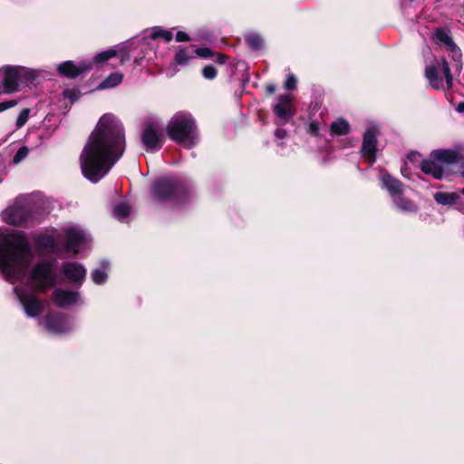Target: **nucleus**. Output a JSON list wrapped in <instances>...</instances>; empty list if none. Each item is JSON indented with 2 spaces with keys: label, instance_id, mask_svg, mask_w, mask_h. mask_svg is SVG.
Here are the masks:
<instances>
[{
  "label": "nucleus",
  "instance_id": "nucleus-1",
  "mask_svg": "<svg viewBox=\"0 0 464 464\" xmlns=\"http://www.w3.org/2000/svg\"><path fill=\"white\" fill-rule=\"evenodd\" d=\"M34 254L27 238L22 233L4 234L0 231V272L8 282L28 280V287H14V291L29 317L38 316L44 303L35 296L36 291L45 292L56 284L54 262H38L27 276Z\"/></svg>",
  "mask_w": 464,
  "mask_h": 464
},
{
  "label": "nucleus",
  "instance_id": "nucleus-2",
  "mask_svg": "<svg viewBox=\"0 0 464 464\" xmlns=\"http://www.w3.org/2000/svg\"><path fill=\"white\" fill-rule=\"evenodd\" d=\"M125 130L113 114L101 117L81 155L83 176L96 183L105 177L125 151Z\"/></svg>",
  "mask_w": 464,
  "mask_h": 464
},
{
  "label": "nucleus",
  "instance_id": "nucleus-3",
  "mask_svg": "<svg viewBox=\"0 0 464 464\" xmlns=\"http://www.w3.org/2000/svg\"><path fill=\"white\" fill-rule=\"evenodd\" d=\"M91 236L79 225H68L63 227V232L54 235H40L35 242L39 248L49 254L59 255L61 252L60 245L64 244V251L73 254L84 250Z\"/></svg>",
  "mask_w": 464,
  "mask_h": 464
},
{
  "label": "nucleus",
  "instance_id": "nucleus-4",
  "mask_svg": "<svg viewBox=\"0 0 464 464\" xmlns=\"http://www.w3.org/2000/svg\"><path fill=\"white\" fill-rule=\"evenodd\" d=\"M166 131L172 140L187 149H191L198 141L196 121L187 111L175 113L169 120Z\"/></svg>",
  "mask_w": 464,
  "mask_h": 464
},
{
  "label": "nucleus",
  "instance_id": "nucleus-5",
  "mask_svg": "<svg viewBox=\"0 0 464 464\" xmlns=\"http://www.w3.org/2000/svg\"><path fill=\"white\" fill-rule=\"evenodd\" d=\"M188 185L179 177H161L155 179L150 188L152 199L160 204L180 202L188 193Z\"/></svg>",
  "mask_w": 464,
  "mask_h": 464
},
{
  "label": "nucleus",
  "instance_id": "nucleus-6",
  "mask_svg": "<svg viewBox=\"0 0 464 464\" xmlns=\"http://www.w3.org/2000/svg\"><path fill=\"white\" fill-rule=\"evenodd\" d=\"M459 160V153L453 150L432 151L420 164L421 171L436 179H442L450 173V166Z\"/></svg>",
  "mask_w": 464,
  "mask_h": 464
},
{
  "label": "nucleus",
  "instance_id": "nucleus-7",
  "mask_svg": "<svg viewBox=\"0 0 464 464\" xmlns=\"http://www.w3.org/2000/svg\"><path fill=\"white\" fill-rule=\"evenodd\" d=\"M38 208L35 195L19 196L13 206L2 212V219L13 226H21L34 218Z\"/></svg>",
  "mask_w": 464,
  "mask_h": 464
},
{
  "label": "nucleus",
  "instance_id": "nucleus-8",
  "mask_svg": "<svg viewBox=\"0 0 464 464\" xmlns=\"http://www.w3.org/2000/svg\"><path fill=\"white\" fill-rule=\"evenodd\" d=\"M425 77L429 85L435 90H448L453 86L451 69L444 57H434L425 66Z\"/></svg>",
  "mask_w": 464,
  "mask_h": 464
},
{
  "label": "nucleus",
  "instance_id": "nucleus-9",
  "mask_svg": "<svg viewBox=\"0 0 464 464\" xmlns=\"http://www.w3.org/2000/svg\"><path fill=\"white\" fill-rule=\"evenodd\" d=\"M2 71L3 86L8 93L16 92L20 85L32 83L38 77L37 71L23 66L6 65L2 68Z\"/></svg>",
  "mask_w": 464,
  "mask_h": 464
},
{
  "label": "nucleus",
  "instance_id": "nucleus-10",
  "mask_svg": "<svg viewBox=\"0 0 464 464\" xmlns=\"http://www.w3.org/2000/svg\"><path fill=\"white\" fill-rule=\"evenodd\" d=\"M382 186L388 190L397 208L402 211L414 212L417 210L415 204L402 197V183L389 173L381 176Z\"/></svg>",
  "mask_w": 464,
  "mask_h": 464
},
{
  "label": "nucleus",
  "instance_id": "nucleus-11",
  "mask_svg": "<svg viewBox=\"0 0 464 464\" xmlns=\"http://www.w3.org/2000/svg\"><path fill=\"white\" fill-rule=\"evenodd\" d=\"M162 127L157 121H148L141 133V142L147 151H156L162 147Z\"/></svg>",
  "mask_w": 464,
  "mask_h": 464
},
{
  "label": "nucleus",
  "instance_id": "nucleus-12",
  "mask_svg": "<svg viewBox=\"0 0 464 464\" xmlns=\"http://www.w3.org/2000/svg\"><path fill=\"white\" fill-rule=\"evenodd\" d=\"M379 129L375 125L368 127L363 134L361 148L362 156L371 164L376 161L377 136Z\"/></svg>",
  "mask_w": 464,
  "mask_h": 464
},
{
  "label": "nucleus",
  "instance_id": "nucleus-13",
  "mask_svg": "<svg viewBox=\"0 0 464 464\" xmlns=\"http://www.w3.org/2000/svg\"><path fill=\"white\" fill-rule=\"evenodd\" d=\"M291 100L289 94H283L278 96L277 102L273 105L274 113L280 121L277 124H285L294 117L295 110L291 104Z\"/></svg>",
  "mask_w": 464,
  "mask_h": 464
},
{
  "label": "nucleus",
  "instance_id": "nucleus-14",
  "mask_svg": "<svg viewBox=\"0 0 464 464\" xmlns=\"http://www.w3.org/2000/svg\"><path fill=\"white\" fill-rule=\"evenodd\" d=\"M42 322L53 334H65L72 329L70 319L60 314H49Z\"/></svg>",
  "mask_w": 464,
  "mask_h": 464
},
{
  "label": "nucleus",
  "instance_id": "nucleus-15",
  "mask_svg": "<svg viewBox=\"0 0 464 464\" xmlns=\"http://www.w3.org/2000/svg\"><path fill=\"white\" fill-rule=\"evenodd\" d=\"M65 278L72 284L81 286L86 277V269L83 265L77 262H65L61 266Z\"/></svg>",
  "mask_w": 464,
  "mask_h": 464
},
{
  "label": "nucleus",
  "instance_id": "nucleus-16",
  "mask_svg": "<svg viewBox=\"0 0 464 464\" xmlns=\"http://www.w3.org/2000/svg\"><path fill=\"white\" fill-rule=\"evenodd\" d=\"M92 68V63L91 61H82L79 64H74L72 61H66L57 66V71L60 75L73 79Z\"/></svg>",
  "mask_w": 464,
  "mask_h": 464
},
{
  "label": "nucleus",
  "instance_id": "nucleus-17",
  "mask_svg": "<svg viewBox=\"0 0 464 464\" xmlns=\"http://www.w3.org/2000/svg\"><path fill=\"white\" fill-rule=\"evenodd\" d=\"M80 297V294L77 291H70L63 289H55L53 292V302L59 307H66L68 305L75 304Z\"/></svg>",
  "mask_w": 464,
  "mask_h": 464
},
{
  "label": "nucleus",
  "instance_id": "nucleus-18",
  "mask_svg": "<svg viewBox=\"0 0 464 464\" xmlns=\"http://www.w3.org/2000/svg\"><path fill=\"white\" fill-rule=\"evenodd\" d=\"M110 268V263L106 260H102L100 264V267L95 268L91 273V277L93 283L96 285H102L108 278V270Z\"/></svg>",
  "mask_w": 464,
  "mask_h": 464
},
{
  "label": "nucleus",
  "instance_id": "nucleus-19",
  "mask_svg": "<svg viewBox=\"0 0 464 464\" xmlns=\"http://www.w3.org/2000/svg\"><path fill=\"white\" fill-rule=\"evenodd\" d=\"M433 38L438 44H444L446 48L455 44L450 31L447 28H437L434 32Z\"/></svg>",
  "mask_w": 464,
  "mask_h": 464
},
{
  "label": "nucleus",
  "instance_id": "nucleus-20",
  "mask_svg": "<svg viewBox=\"0 0 464 464\" xmlns=\"http://www.w3.org/2000/svg\"><path fill=\"white\" fill-rule=\"evenodd\" d=\"M145 34L146 35L144 36V38L150 37L153 40L162 38L167 43L169 42L173 37V34L171 31L162 29L159 26L150 28V30L146 31Z\"/></svg>",
  "mask_w": 464,
  "mask_h": 464
},
{
  "label": "nucleus",
  "instance_id": "nucleus-21",
  "mask_svg": "<svg viewBox=\"0 0 464 464\" xmlns=\"http://www.w3.org/2000/svg\"><path fill=\"white\" fill-rule=\"evenodd\" d=\"M447 51L452 60L451 67H452L453 71L459 73L462 70V62H461L462 53H461L460 49L454 44L453 45L447 48Z\"/></svg>",
  "mask_w": 464,
  "mask_h": 464
},
{
  "label": "nucleus",
  "instance_id": "nucleus-22",
  "mask_svg": "<svg viewBox=\"0 0 464 464\" xmlns=\"http://www.w3.org/2000/svg\"><path fill=\"white\" fill-rule=\"evenodd\" d=\"M195 58V52L193 48H182L180 47L174 57V61L179 65H186L188 63Z\"/></svg>",
  "mask_w": 464,
  "mask_h": 464
},
{
  "label": "nucleus",
  "instance_id": "nucleus-23",
  "mask_svg": "<svg viewBox=\"0 0 464 464\" xmlns=\"http://www.w3.org/2000/svg\"><path fill=\"white\" fill-rule=\"evenodd\" d=\"M330 129L332 134L345 135L350 131V124L345 119L339 118L331 124Z\"/></svg>",
  "mask_w": 464,
  "mask_h": 464
},
{
  "label": "nucleus",
  "instance_id": "nucleus-24",
  "mask_svg": "<svg viewBox=\"0 0 464 464\" xmlns=\"http://www.w3.org/2000/svg\"><path fill=\"white\" fill-rule=\"evenodd\" d=\"M434 198L440 205H453L459 197L455 193L437 192L434 195Z\"/></svg>",
  "mask_w": 464,
  "mask_h": 464
},
{
  "label": "nucleus",
  "instance_id": "nucleus-25",
  "mask_svg": "<svg viewBox=\"0 0 464 464\" xmlns=\"http://www.w3.org/2000/svg\"><path fill=\"white\" fill-rule=\"evenodd\" d=\"M123 79V75L120 72H112L100 84V89H109L119 85Z\"/></svg>",
  "mask_w": 464,
  "mask_h": 464
},
{
  "label": "nucleus",
  "instance_id": "nucleus-26",
  "mask_svg": "<svg viewBox=\"0 0 464 464\" xmlns=\"http://www.w3.org/2000/svg\"><path fill=\"white\" fill-rule=\"evenodd\" d=\"M130 214V207L126 203L116 204L113 208V217L120 221L126 219Z\"/></svg>",
  "mask_w": 464,
  "mask_h": 464
},
{
  "label": "nucleus",
  "instance_id": "nucleus-27",
  "mask_svg": "<svg viewBox=\"0 0 464 464\" xmlns=\"http://www.w3.org/2000/svg\"><path fill=\"white\" fill-rule=\"evenodd\" d=\"M117 55V51L114 48L109 49L107 51L102 52L95 55V57L92 60H90L92 64L93 63H103L110 60L112 57H115Z\"/></svg>",
  "mask_w": 464,
  "mask_h": 464
},
{
  "label": "nucleus",
  "instance_id": "nucleus-28",
  "mask_svg": "<svg viewBox=\"0 0 464 464\" xmlns=\"http://www.w3.org/2000/svg\"><path fill=\"white\" fill-rule=\"evenodd\" d=\"M246 41L253 50H259L263 45V39L258 34L253 33L246 35Z\"/></svg>",
  "mask_w": 464,
  "mask_h": 464
},
{
  "label": "nucleus",
  "instance_id": "nucleus-29",
  "mask_svg": "<svg viewBox=\"0 0 464 464\" xmlns=\"http://www.w3.org/2000/svg\"><path fill=\"white\" fill-rule=\"evenodd\" d=\"M116 56L120 59L121 64H124L126 62L130 60V50L129 45H121L118 49H116Z\"/></svg>",
  "mask_w": 464,
  "mask_h": 464
},
{
  "label": "nucleus",
  "instance_id": "nucleus-30",
  "mask_svg": "<svg viewBox=\"0 0 464 464\" xmlns=\"http://www.w3.org/2000/svg\"><path fill=\"white\" fill-rule=\"evenodd\" d=\"M29 109H24L21 111L15 122L17 128H21L26 123L29 119Z\"/></svg>",
  "mask_w": 464,
  "mask_h": 464
},
{
  "label": "nucleus",
  "instance_id": "nucleus-31",
  "mask_svg": "<svg viewBox=\"0 0 464 464\" xmlns=\"http://www.w3.org/2000/svg\"><path fill=\"white\" fill-rule=\"evenodd\" d=\"M28 149L26 147H21L17 151L16 153L14 154V158H13V162L17 164L19 163L20 161H22L24 159H25L28 155Z\"/></svg>",
  "mask_w": 464,
  "mask_h": 464
},
{
  "label": "nucleus",
  "instance_id": "nucleus-32",
  "mask_svg": "<svg viewBox=\"0 0 464 464\" xmlns=\"http://www.w3.org/2000/svg\"><path fill=\"white\" fill-rule=\"evenodd\" d=\"M204 78L213 80L217 76V69L213 65H207L202 70Z\"/></svg>",
  "mask_w": 464,
  "mask_h": 464
},
{
  "label": "nucleus",
  "instance_id": "nucleus-33",
  "mask_svg": "<svg viewBox=\"0 0 464 464\" xmlns=\"http://www.w3.org/2000/svg\"><path fill=\"white\" fill-rule=\"evenodd\" d=\"M296 83H297L296 77L294 74L289 73L286 76V79L285 82V88L286 90H295L296 88Z\"/></svg>",
  "mask_w": 464,
  "mask_h": 464
},
{
  "label": "nucleus",
  "instance_id": "nucleus-34",
  "mask_svg": "<svg viewBox=\"0 0 464 464\" xmlns=\"http://www.w3.org/2000/svg\"><path fill=\"white\" fill-rule=\"evenodd\" d=\"M195 54L202 58H208L213 55L212 51L208 47L194 49Z\"/></svg>",
  "mask_w": 464,
  "mask_h": 464
},
{
  "label": "nucleus",
  "instance_id": "nucleus-35",
  "mask_svg": "<svg viewBox=\"0 0 464 464\" xmlns=\"http://www.w3.org/2000/svg\"><path fill=\"white\" fill-rule=\"evenodd\" d=\"M307 132L313 136H317L319 134V123L317 121H311L307 125Z\"/></svg>",
  "mask_w": 464,
  "mask_h": 464
},
{
  "label": "nucleus",
  "instance_id": "nucleus-36",
  "mask_svg": "<svg viewBox=\"0 0 464 464\" xmlns=\"http://www.w3.org/2000/svg\"><path fill=\"white\" fill-rule=\"evenodd\" d=\"M17 104L16 101L10 100L0 102V112L5 111L10 108L14 107Z\"/></svg>",
  "mask_w": 464,
  "mask_h": 464
},
{
  "label": "nucleus",
  "instance_id": "nucleus-37",
  "mask_svg": "<svg viewBox=\"0 0 464 464\" xmlns=\"http://www.w3.org/2000/svg\"><path fill=\"white\" fill-rule=\"evenodd\" d=\"M176 40L177 42H186L189 40V36L187 33L179 31L176 34Z\"/></svg>",
  "mask_w": 464,
  "mask_h": 464
},
{
  "label": "nucleus",
  "instance_id": "nucleus-38",
  "mask_svg": "<svg viewBox=\"0 0 464 464\" xmlns=\"http://www.w3.org/2000/svg\"><path fill=\"white\" fill-rule=\"evenodd\" d=\"M275 136H276L277 139L282 140V139L285 138V136H286V131H285V130H284V129H280V128H278V129H276V131H275Z\"/></svg>",
  "mask_w": 464,
  "mask_h": 464
},
{
  "label": "nucleus",
  "instance_id": "nucleus-39",
  "mask_svg": "<svg viewBox=\"0 0 464 464\" xmlns=\"http://www.w3.org/2000/svg\"><path fill=\"white\" fill-rule=\"evenodd\" d=\"M227 57L224 54H218L217 57V63L219 64H223L226 63Z\"/></svg>",
  "mask_w": 464,
  "mask_h": 464
},
{
  "label": "nucleus",
  "instance_id": "nucleus-40",
  "mask_svg": "<svg viewBox=\"0 0 464 464\" xmlns=\"http://www.w3.org/2000/svg\"><path fill=\"white\" fill-rule=\"evenodd\" d=\"M276 85L275 84H268L266 86V92L269 93V94H272L276 92Z\"/></svg>",
  "mask_w": 464,
  "mask_h": 464
},
{
  "label": "nucleus",
  "instance_id": "nucleus-41",
  "mask_svg": "<svg viewBox=\"0 0 464 464\" xmlns=\"http://www.w3.org/2000/svg\"><path fill=\"white\" fill-rule=\"evenodd\" d=\"M457 111L460 113H464V102H459L457 106Z\"/></svg>",
  "mask_w": 464,
  "mask_h": 464
},
{
  "label": "nucleus",
  "instance_id": "nucleus-42",
  "mask_svg": "<svg viewBox=\"0 0 464 464\" xmlns=\"http://www.w3.org/2000/svg\"><path fill=\"white\" fill-rule=\"evenodd\" d=\"M460 176L464 179V169L460 172Z\"/></svg>",
  "mask_w": 464,
  "mask_h": 464
},
{
  "label": "nucleus",
  "instance_id": "nucleus-43",
  "mask_svg": "<svg viewBox=\"0 0 464 464\" xmlns=\"http://www.w3.org/2000/svg\"><path fill=\"white\" fill-rule=\"evenodd\" d=\"M460 192L464 195V188H461Z\"/></svg>",
  "mask_w": 464,
  "mask_h": 464
}]
</instances>
